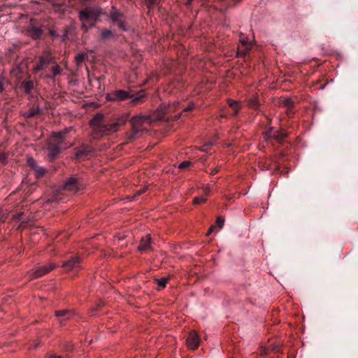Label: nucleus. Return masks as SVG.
<instances>
[{
	"label": "nucleus",
	"mask_w": 358,
	"mask_h": 358,
	"mask_svg": "<svg viewBox=\"0 0 358 358\" xmlns=\"http://www.w3.org/2000/svg\"><path fill=\"white\" fill-rule=\"evenodd\" d=\"M128 115H123L115 118H109L102 113H96L90 121L92 129V137L99 139L105 136L116 132L121 126L126 124Z\"/></svg>",
	"instance_id": "nucleus-1"
},
{
	"label": "nucleus",
	"mask_w": 358,
	"mask_h": 358,
	"mask_svg": "<svg viewBox=\"0 0 358 358\" xmlns=\"http://www.w3.org/2000/svg\"><path fill=\"white\" fill-rule=\"evenodd\" d=\"M147 94L145 90H140L136 94L132 93V91H126L123 90H114L108 93L106 99L108 101H124L127 99H131L132 105H137L138 103L145 101Z\"/></svg>",
	"instance_id": "nucleus-2"
},
{
	"label": "nucleus",
	"mask_w": 358,
	"mask_h": 358,
	"mask_svg": "<svg viewBox=\"0 0 358 358\" xmlns=\"http://www.w3.org/2000/svg\"><path fill=\"white\" fill-rule=\"evenodd\" d=\"M100 15L101 11L97 8L87 7L81 10L79 13V19L82 22V30L87 32L94 27Z\"/></svg>",
	"instance_id": "nucleus-3"
},
{
	"label": "nucleus",
	"mask_w": 358,
	"mask_h": 358,
	"mask_svg": "<svg viewBox=\"0 0 358 358\" xmlns=\"http://www.w3.org/2000/svg\"><path fill=\"white\" fill-rule=\"evenodd\" d=\"M150 122V117L148 115H140L133 117L130 120L131 130L127 134L128 140L131 141L138 138L142 132L146 129V127L144 126L145 123Z\"/></svg>",
	"instance_id": "nucleus-4"
},
{
	"label": "nucleus",
	"mask_w": 358,
	"mask_h": 358,
	"mask_svg": "<svg viewBox=\"0 0 358 358\" xmlns=\"http://www.w3.org/2000/svg\"><path fill=\"white\" fill-rule=\"evenodd\" d=\"M110 18L112 22L117 25L119 29L122 31H129V25L127 22V16L120 10L113 8L110 12Z\"/></svg>",
	"instance_id": "nucleus-5"
},
{
	"label": "nucleus",
	"mask_w": 358,
	"mask_h": 358,
	"mask_svg": "<svg viewBox=\"0 0 358 358\" xmlns=\"http://www.w3.org/2000/svg\"><path fill=\"white\" fill-rule=\"evenodd\" d=\"M83 189V182L76 177H70L68 178L62 187V190L73 194H76Z\"/></svg>",
	"instance_id": "nucleus-6"
},
{
	"label": "nucleus",
	"mask_w": 358,
	"mask_h": 358,
	"mask_svg": "<svg viewBox=\"0 0 358 358\" xmlns=\"http://www.w3.org/2000/svg\"><path fill=\"white\" fill-rule=\"evenodd\" d=\"M263 136L267 141L274 139L276 142L281 143L287 138V134L282 129L274 131L273 127H270L263 133Z\"/></svg>",
	"instance_id": "nucleus-7"
},
{
	"label": "nucleus",
	"mask_w": 358,
	"mask_h": 358,
	"mask_svg": "<svg viewBox=\"0 0 358 358\" xmlns=\"http://www.w3.org/2000/svg\"><path fill=\"white\" fill-rule=\"evenodd\" d=\"M55 267L56 265L53 263H49L46 265L39 266L31 273V279L41 278L53 270Z\"/></svg>",
	"instance_id": "nucleus-8"
},
{
	"label": "nucleus",
	"mask_w": 358,
	"mask_h": 358,
	"mask_svg": "<svg viewBox=\"0 0 358 358\" xmlns=\"http://www.w3.org/2000/svg\"><path fill=\"white\" fill-rule=\"evenodd\" d=\"M93 148L91 145L82 144L80 147L75 149V158L80 159L92 155Z\"/></svg>",
	"instance_id": "nucleus-9"
},
{
	"label": "nucleus",
	"mask_w": 358,
	"mask_h": 358,
	"mask_svg": "<svg viewBox=\"0 0 358 358\" xmlns=\"http://www.w3.org/2000/svg\"><path fill=\"white\" fill-rule=\"evenodd\" d=\"M200 338L196 331L192 330L189 333L186 340L187 347L191 350H196L200 344Z\"/></svg>",
	"instance_id": "nucleus-10"
},
{
	"label": "nucleus",
	"mask_w": 358,
	"mask_h": 358,
	"mask_svg": "<svg viewBox=\"0 0 358 358\" xmlns=\"http://www.w3.org/2000/svg\"><path fill=\"white\" fill-rule=\"evenodd\" d=\"M80 259L79 257L75 256L71 257L69 259L64 261L62 264V267L66 271H71L73 269H78L80 268Z\"/></svg>",
	"instance_id": "nucleus-11"
},
{
	"label": "nucleus",
	"mask_w": 358,
	"mask_h": 358,
	"mask_svg": "<svg viewBox=\"0 0 358 358\" xmlns=\"http://www.w3.org/2000/svg\"><path fill=\"white\" fill-rule=\"evenodd\" d=\"M55 316L61 325H64L65 322L74 315V313L70 310H55Z\"/></svg>",
	"instance_id": "nucleus-12"
},
{
	"label": "nucleus",
	"mask_w": 358,
	"mask_h": 358,
	"mask_svg": "<svg viewBox=\"0 0 358 358\" xmlns=\"http://www.w3.org/2000/svg\"><path fill=\"white\" fill-rule=\"evenodd\" d=\"M70 129H71V128H67L58 134H53L50 141L55 143L58 146L62 148V145H63V144L65 143V141H66L65 135L67 134V132Z\"/></svg>",
	"instance_id": "nucleus-13"
},
{
	"label": "nucleus",
	"mask_w": 358,
	"mask_h": 358,
	"mask_svg": "<svg viewBox=\"0 0 358 358\" xmlns=\"http://www.w3.org/2000/svg\"><path fill=\"white\" fill-rule=\"evenodd\" d=\"M247 106L255 110H258L259 108L261 105V101L259 100V96L257 93L252 94L250 97H249L247 100Z\"/></svg>",
	"instance_id": "nucleus-14"
},
{
	"label": "nucleus",
	"mask_w": 358,
	"mask_h": 358,
	"mask_svg": "<svg viewBox=\"0 0 358 358\" xmlns=\"http://www.w3.org/2000/svg\"><path fill=\"white\" fill-rule=\"evenodd\" d=\"M62 149V147L58 146L51 141L48 143L47 150L48 151V156L52 159H55L60 153Z\"/></svg>",
	"instance_id": "nucleus-15"
},
{
	"label": "nucleus",
	"mask_w": 358,
	"mask_h": 358,
	"mask_svg": "<svg viewBox=\"0 0 358 358\" xmlns=\"http://www.w3.org/2000/svg\"><path fill=\"white\" fill-rule=\"evenodd\" d=\"M281 106L286 108L287 115L290 118L295 113L294 104L289 99H285L282 101Z\"/></svg>",
	"instance_id": "nucleus-16"
},
{
	"label": "nucleus",
	"mask_w": 358,
	"mask_h": 358,
	"mask_svg": "<svg viewBox=\"0 0 358 358\" xmlns=\"http://www.w3.org/2000/svg\"><path fill=\"white\" fill-rule=\"evenodd\" d=\"M31 37L34 39H40L43 34V29L41 27L36 24H32L28 30Z\"/></svg>",
	"instance_id": "nucleus-17"
},
{
	"label": "nucleus",
	"mask_w": 358,
	"mask_h": 358,
	"mask_svg": "<svg viewBox=\"0 0 358 358\" xmlns=\"http://www.w3.org/2000/svg\"><path fill=\"white\" fill-rule=\"evenodd\" d=\"M29 164L30 165V166L32 167V169L34 170L35 171V176L37 178H42L45 176V173H46V169H44L43 167L42 166H39L36 164V163L34 162V159H31L29 161Z\"/></svg>",
	"instance_id": "nucleus-18"
},
{
	"label": "nucleus",
	"mask_w": 358,
	"mask_h": 358,
	"mask_svg": "<svg viewBox=\"0 0 358 358\" xmlns=\"http://www.w3.org/2000/svg\"><path fill=\"white\" fill-rule=\"evenodd\" d=\"M150 244L151 236L150 235H146L145 237L142 238L138 248L141 251H145L150 248Z\"/></svg>",
	"instance_id": "nucleus-19"
},
{
	"label": "nucleus",
	"mask_w": 358,
	"mask_h": 358,
	"mask_svg": "<svg viewBox=\"0 0 358 358\" xmlns=\"http://www.w3.org/2000/svg\"><path fill=\"white\" fill-rule=\"evenodd\" d=\"M20 87L24 93L29 94L34 88V83L33 80H24L22 82Z\"/></svg>",
	"instance_id": "nucleus-20"
},
{
	"label": "nucleus",
	"mask_w": 358,
	"mask_h": 358,
	"mask_svg": "<svg viewBox=\"0 0 358 358\" xmlns=\"http://www.w3.org/2000/svg\"><path fill=\"white\" fill-rule=\"evenodd\" d=\"M50 64V59L45 57H41L35 67V71H41L46 68Z\"/></svg>",
	"instance_id": "nucleus-21"
},
{
	"label": "nucleus",
	"mask_w": 358,
	"mask_h": 358,
	"mask_svg": "<svg viewBox=\"0 0 358 358\" xmlns=\"http://www.w3.org/2000/svg\"><path fill=\"white\" fill-rule=\"evenodd\" d=\"M115 36V32L110 29H103L101 30L100 39L101 41H106Z\"/></svg>",
	"instance_id": "nucleus-22"
},
{
	"label": "nucleus",
	"mask_w": 358,
	"mask_h": 358,
	"mask_svg": "<svg viewBox=\"0 0 358 358\" xmlns=\"http://www.w3.org/2000/svg\"><path fill=\"white\" fill-rule=\"evenodd\" d=\"M41 113V109L38 106L29 108L27 111L23 113V116L28 119L31 118Z\"/></svg>",
	"instance_id": "nucleus-23"
},
{
	"label": "nucleus",
	"mask_w": 358,
	"mask_h": 358,
	"mask_svg": "<svg viewBox=\"0 0 358 358\" xmlns=\"http://www.w3.org/2000/svg\"><path fill=\"white\" fill-rule=\"evenodd\" d=\"M169 280V277H164L160 279H155V282L159 286V289H162L166 287V284Z\"/></svg>",
	"instance_id": "nucleus-24"
},
{
	"label": "nucleus",
	"mask_w": 358,
	"mask_h": 358,
	"mask_svg": "<svg viewBox=\"0 0 358 358\" xmlns=\"http://www.w3.org/2000/svg\"><path fill=\"white\" fill-rule=\"evenodd\" d=\"M228 104H229V107L231 108L234 110L233 115L234 116H236L238 113L240 108H241L238 102H237L236 101H233V100H229Z\"/></svg>",
	"instance_id": "nucleus-25"
},
{
	"label": "nucleus",
	"mask_w": 358,
	"mask_h": 358,
	"mask_svg": "<svg viewBox=\"0 0 358 358\" xmlns=\"http://www.w3.org/2000/svg\"><path fill=\"white\" fill-rule=\"evenodd\" d=\"M88 58V56L87 54L81 53L78 54L76 56V60L78 64L83 63Z\"/></svg>",
	"instance_id": "nucleus-26"
},
{
	"label": "nucleus",
	"mask_w": 358,
	"mask_h": 358,
	"mask_svg": "<svg viewBox=\"0 0 358 358\" xmlns=\"http://www.w3.org/2000/svg\"><path fill=\"white\" fill-rule=\"evenodd\" d=\"M8 213L2 208V211L0 213V222H5L8 218Z\"/></svg>",
	"instance_id": "nucleus-27"
},
{
	"label": "nucleus",
	"mask_w": 358,
	"mask_h": 358,
	"mask_svg": "<svg viewBox=\"0 0 358 358\" xmlns=\"http://www.w3.org/2000/svg\"><path fill=\"white\" fill-rule=\"evenodd\" d=\"M206 196H198V197H195L194 199L193 202L194 204H201V203L206 202Z\"/></svg>",
	"instance_id": "nucleus-28"
},
{
	"label": "nucleus",
	"mask_w": 358,
	"mask_h": 358,
	"mask_svg": "<svg viewBox=\"0 0 358 358\" xmlns=\"http://www.w3.org/2000/svg\"><path fill=\"white\" fill-rule=\"evenodd\" d=\"M52 76H55L61 73V67L59 65H55L52 67Z\"/></svg>",
	"instance_id": "nucleus-29"
},
{
	"label": "nucleus",
	"mask_w": 358,
	"mask_h": 358,
	"mask_svg": "<svg viewBox=\"0 0 358 358\" xmlns=\"http://www.w3.org/2000/svg\"><path fill=\"white\" fill-rule=\"evenodd\" d=\"M249 50H250L249 48H245L244 50L238 49V52H237V56L238 57H244L247 55V53L249 52Z\"/></svg>",
	"instance_id": "nucleus-30"
},
{
	"label": "nucleus",
	"mask_w": 358,
	"mask_h": 358,
	"mask_svg": "<svg viewBox=\"0 0 358 358\" xmlns=\"http://www.w3.org/2000/svg\"><path fill=\"white\" fill-rule=\"evenodd\" d=\"M70 29H71L69 27H65V29L64 30V33L61 36V39L62 41H65L66 40V38H68V35H69V32Z\"/></svg>",
	"instance_id": "nucleus-31"
},
{
	"label": "nucleus",
	"mask_w": 358,
	"mask_h": 358,
	"mask_svg": "<svg viewBox=\"0 0 358 358\" xmlns=\"http://www.w3.org/2000/svg\"><path fill=\"white\" fill-rule=\"evenodd\" d=\"M191 165V162L189 161H184L178 165L180 169H186Z\"/></svg>",
	"instance_id": "nucleus-32"
},
{
	"label": "nucleus",
	"mask_w": 358,
	"mask_h": 358,
	"mask_svg": "<svg viewBox=\"0 0 358 358\" xmlns=\"http://www.w3.org/2000/svg\"><path fill=\"white\" fill-rule=\"evenodd\" d=\"M216 223L220 229H222L224 226V217L219 216L217 217Z\"/></svg>",
	"instance_id": "nucleus-33"
},
{
	"label": "nucleus",
	"mask_w": 358,
	"mask_h": 358,
	"mask_svg": "<svg viewBox=\"0 0 358 358\" xmlns=\"http://www.w3.org/2000/svg\"><path fill=\"white\" fill-rule=\"evenodd\" d=\"M8 159V155L6 153L1 152L0 153V162L3 164H6Z\"/></svg>",
	"instance_id": "nucleus-34"
},
{
	"label": "nucleus",
	"mask_w": 358,
	"mask_h": 358,
	"mask_svg": "<svg viewBox=\"0 0 358 358\" xmlns=\"http://www.w3.org/2000/svg\"><path fill=\"white\" fill-rule=\"evenodd\" d=\"M23 215L24 213L22 211L17 213L16 214L13 215V220L16 221L20 220Z\"/></svg>",
	"instance_id": "nucleus-35"
},
{
	"label": "nucleus",
	"mask_w": 358,
	"mask_h": 358,
	"mask_svg": "<svg viewBox=\"0 0 358 358\" xmlns=\"http://www.w3.org/2000/svg\"><path fill=\"white\" fill-rule=\"evenodd\" d=\"M194 108V104L193 103H191L189 104V106L186 108H185L182 110V112L185 113V112H188V111H190L192 110L193 108Z\"/></svg>",
	"instance_id": "nucleus-36"
},
{
	"label": "nucleus",
	"mask_w": 358,
	"mask_h": 358,
	"mask_svg": "<svg viewBox=\"0 0 358 358\" xmlns=\"http://www.w3.org/2000/svg\"><path fill=\"white\" fill-rule=\"evenodd\" d=\"M48 34L53 38H57L59 36L55 29H50Z\"/></svg>",
	"instance_id": "nucleus-37"
},
{
	"label": "nucleus",
	"mask_w": 358,
	"mask_h": 358,
	"mask_svg": "<svg viewBox=\"0 0 358 358\" xmlns=\"http://www.w3.org/2000/svg\"><path fill=\"white\" fill-rule=\"evenodd\" d=\"M180 115H181V113H180L174 115L173 117H172V116L170 117H167V119L169 120L170 118H173V120H178L180 117Z\"/></svg>",
	"instance_id": "nucleus-38"
},
{
	"label": "nucleus",
	"mask_w": 358,
	"mask_h": 358,
	"mask_svg": "<svg viewBox=\"0 0 358 358\" xmlns=\"http://www.w3.org/2000/svg\"><path fill=\"white\" fill-rule=\"evenodd\" d=\"M158 3V0H149L148 5L149 6H154Z\"/></svg>",
	"instance_id": "nucleus-39"
},
{
	"label": "nucleus",
	"mask_w": 358,
	"mask_h": 358,
	"mask_svg": "<svg viewBox=\"0 0 358 358\" xmlns=\"http://www.w3.org/2000/svg\"><path fill=\"white\" fill-rule=\"evenodd\" d=\"M215 229V227L214 225H212V226L209 228V229H208V232H207L206 235H207V236H209Z\"/></svg>",
	"instance_id": "nucleus-40"
},
{
	"label": "nucleus",
	"mask_w": 358,
	"mask_h": 358,
	"mask_svg": "<svg viewBox=\"0 0 358 358\" xmlns=\"http://www.w3.org/2000/svg\"><path fill=\"white\" fill-rule=\"evenodd\" d=\"M3 86L1 82H0V92H2L3 91Z\"/></svg>",
	"instance_id": "nucleus-41"
},
{
	"label": "nucleus",
	"mask_w": 358,
	"mask_h": 358,
	"mask_svg": "<svg viewBox=\"0 0 358 358\" xmlns=\"http://www.w3.org/2000/svg\"><path fill=\"white\" fill-rule=\"evenodd\" d=\"M144 192H145V189H143L138 190V191L137 192V194H138V195H140V194H143V193H144Z\"/></svg>",
	"instance_id": "nucleus-42"
},
{
	"label": "nucleus",
	"mask_w": 358,
	"mask_h": 358,
	"mask_svg": "<svg viewBox=\"0 0 358 358\" xmlns=\"http://www.w3.org/2000/svg\"><path fill=\"white\" fill-rule=\"evenodd\" d=\"M49 358H61L60 356H56V355H50Z\"/></svg>",
	"instance_id": "nucleus-43"
},
{
	"label": "nucleus",
	"mask_w": 358,
	"mask_h": 358,
	"mask_svg": "<svg viewBox=\"0 0 358 358\" xmlns=\"http://www.w3.org/2000/svg\"><path fill=\"white\" fill-rule=\"evenodd\" d=\"M217 172H218V169H213V170L212 171V173H213V174H216Z\"/></svg>",
	"instance_id": "nucleus-44"
},
{
	"label": "nucleus",
	"mask_w": 358,
	"mask_h": 358,
	"mask_svg": "<svg viewBox=\"0 0 358 358\" xmlns=\"http://www.w3.org/2000/svg\"><path fill=\"white\" fill-rule=\"evenodd\" d=\"M48 2L52 3L53 5H56L55 0H47Z\"/></svg>",
	"instance_id": "nucleus-45"
},
{
	"label": "nucleus",
	"mask_w": 358,
	"mask_h": 358,
	"mask_svg": "<svg viewBox=\"0 0 358 358\" xmlns=\"http://www.w3.org/2000/svg\"><path fill=\"white\" fill-rule=\"evenodd\" d=\"M194 0H187V5H190L192 3V2Z\"/></svg>",
	"instance_id": "nucleus-46"
},
{
	"label": "nucleus",
	"mask_w": 358,
	"mask_h": 358,
	"mask_svg": "<svg viewBox=\"0 0 358 358\" xmlns=\"http://www.w3.org/2000/svg\"><path fill=\"white\" fill-rule=\"evenodd\" d=\"M241 43H242L244 45H245L247 44L246 41H241Z\"/></svg>",
	"instance_id": "nucleus-47"
},
{
	"label": "nucleus",
	"mask_w": 358,
	"mask_h": 358,
	"mask_svg": "<svg viewBox=\"0 0 358 358\" xmlns=\"http://www.w3.org/2000/svg\"><path fill=\"white\" fill-rule=\"evenodd\" d=\"M1 211H2V208H0V213H1Z\"/></svg>",
	"instance_id": "nucleus-48"
},
{
	"label": "nucleus",
	"mask_w": 358,
	"mask_h": 358,
	"mask_svg": "<svg viewBox=\"0 0 358 358\" xmlns=\"http://www.w3.org/2000/svg\"><path fill=\"white\" fill-rule=\"evenodd\" d=\"M241 0H236V2H239Z\"/></svg>",
	"instance_id": "nucleus-49"
}]
</instances>
